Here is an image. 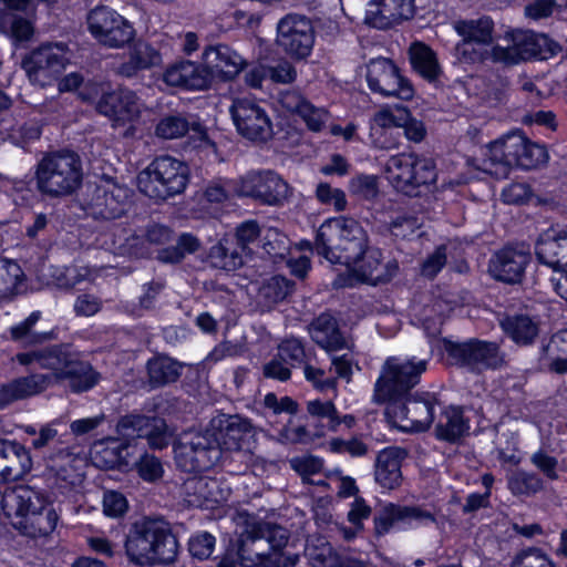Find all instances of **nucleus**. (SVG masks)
<instances>
[{"mask_svg": "<svg viewBox=\"0 0 567 567\" xmlns=\"http://www.w3.org/2000/svg\"><path fill=\"white\" fill-rule=\"evenodd\" d=\"M154 134L162 140H176L187 135L186 142H214L197 114L168 113L155 124Z\"/></svg>", "mask_w": 567, "mask_h": 567, "instance_id": "aec40b11", "label": "nucleus"}, {"mask_svg": "<svg viewBox=\"0 0 567 567\" xmlns=\"http://www.w3.org/2000/svg\"><path fill=\"white\" fill-rule=\"evenodd\" d=\"M199 240L190 234H182L175 246L158 251V259L164 262H179L187 254H194L199 249Z\"/></svg>", "mask_w": 567, "mask_h": 567, "instance_id": "5fc2aeb1", "label": "nucleus"}, {"mask_svg": "<svg viewBox=\"0 0 567 567\" xmlns=\"http://www.w3.org/2000/svg\"><path fill=\"white\" fill-rule=\"evenodd\" d=\"M398 130H402V134L408 142H423L426 135V127L423 121L415 118L408 107L401 109V117ZM401 135V132H398Z\"/></svg>", "mask_w": 567, "mask_h": 567, "instance_id": "052dcab7", "label": "nucleus"}, {"mask_svg": "<svg viewBox=\"0 0 567 567\" xmlns=\"http://www.w3.org/2000/svg\"><path fill=\"white\" fill-rule=\"evenodd\" d=\"M302 245L331 264L357 266L368 248V235L353 218L337 217L326 220L317 230L313 243Z\"/></svg>", "mask_w": 567, "mask_h": 567, "instance_id": "7ed1b4c3", "label": "nucleus"}, {"mask_svg": "<svg viewBox=\"0 0 567 567\" xmlns=\"http://www.w3.org/2000/svg\"><path fill=\"white\" fill-rule=\"evenodd\" d=\"M382 252L377 249L367 248L365 254L359 260V271L364 280L374 285L386 282L396 274L399 265L396 260H390L385 265L382 262Z\"/></svg>", "mask_w": 567, "mask_h": 567, "instance_id": "e433bc0d", "label": "nucleus"}, {"mask_svg": "<svg viewBox=\"0 0 567 567\" xmlns=\"http://www.w3.org/2000/svg\"><path fill=\"white\" fill-rule=\"evenodd\" d=\"M540 361L553 372H567V329L553 334L548 343L543 346Z\"/></svg>", "mask_w": 567, "mask_h": 567, "instance_id": "37998d69", "label": "nucleus"}, {"mask_svg": "<svg viewBox=\"0 0 567 567\" xmlns=\"http://www.w3.org/2000/svg\"><path fill=\"white\" fill-rule=\"evenodd\" d=\"M138 475L146 482H156L163 477L164 468L161 460L151 454H143L136 463Z\"/></svg>", "mask_w": 567, "mask_h": 567, "instance_id": "69168bd1", "label": "nucleus"}, {"mask_svg": "<svg viewBox=\"0 0 567 567\" xmlns=\"http://www.w3.org/2000/svg\"><path fill=\"white\" fill-rule=\"evenodd\" d=\"M96 111L109 117L114 126L133 123L141 115L136 93L126 87L103 91L96 102Z\"/></svg>", "mask_w": 567, "mask_h": 567, "instance_id": "412c9836", "label": "nucleus"}, {"mask_svg": "<svg viewBox=\"0 0 567 567\" xmlns=\"http://www.w3.org/2000/svg\"><path fill=\"white\" fill-rule=\"evenodd\" d=\"M386 414L393 424L410 432L426 431L434 420L435 399L429 392L386 401Z\"/></svg>", "mask_w": 567, "mask_h": 567, "instance_id": "f8f14e48", "label": "nucleus"}, {"mask_svg": "<svg viewBox=\"0 0 567 567\" xmlns=\"http://www.w3.org/2000/svg\"><path fill=\"white\" fill-rule=\"evenodd\" d=\"M426 365V360L403 361L395 357L388 358L374 384L373 401L383 404L386 401L403 399L420 382Z\"/></svg>", "mask_w": 567, "mask_h": 567, "instance_id": "0eeeda50", "label": "nucleus"}, {"mask_svg": "<svg viewBox=\"0 0 567 567\" xmlns=\"http://www.w3.org/2000/svg\"><path fill=\"white\" fill-rule=\"evenodd\" d=\"M41 317L40 311L32 312L24 321L11 327L10 336L16 342L23 347L41 344L52 339L51 332H37L34 326Z\"/></svg>", "mask_w": 567, "mask_h": 567, "instance_id": "49530a36", "label": "nucleus"}, {"mask_svg": "<svg viewBox=\"0 0 567 567\" xmlns=\"http://www.w3.org/2000/svg\"><path fill=\"white\" fill-rule=\"evenodd\" d=\"M131 189L113 178H103L99 184L86 186L84 204L94 218L116 219L130 206Z\"/></svg>", "mask_w": 567, "mask_h": 567, "instance_id": "ddd939ff", "label": "nucleus"}, {"mask_svg": "<svg viewBox=\"0 0 567 567\" xmlns=\"http://www.w3.org/2000/svg\"><path fill=\"white\" fill-rule=\"evenodd\" d=\"M146 369L151 386L159 388L176 382L183 364L167 355H156L147 361Z\"/></svg>", "mask_w": 567, "mask_h": 567, "instance_id": "a19ab883", "label": "nucleus"}, {"mask_svg": "<svg viewBox=\"0 0 567 567\" xmlns=\"http://www.w3.org/2000/svg\"><path fill=\"white\" fill-rule=\"evenodd\" d=\"M202 60L210 84L230 82L248 66V61L233 45L223 42L206 45Z\"/></svg>", "mask_w": 567, "mask_h": 567, "instance_id": "dca6fc26", "label": "nucleus"}, {"mask_svg": "<svg viewBox=\"0 0 567 567\" xmlns=\"http://www.w3.org/2000/svg\"><path fill=\"white\" fill-rule=\"evenodd\" d=\"M80 156L69 150L45 154L37 165L38 189L50 197L73 194L82 183Z\"/></svg>", "mask_w": 567, "mask_h": 567, "instance_id": "39448f33", "label": "nucleus"}, {"mask_svg": "<svg viewBox=\"0 0 567 567\" xmlns=\"http://www.w3.org/2000/svg\"><path fill=\"white\" fill-rule=\"evenodd\" d=\"M313 342L327 351L347 348V340L340 331L338 320L328 312L316 317L308 326Z\"/></svg>", "mask_w": 567, "mask_h": 567, "instance_id": "c85d7f7f", "label": "nucleus"}, {"mask_svg": "<svg viewBox=\"0 0 567 567\" xmlns=\"http://www.w3.org/2000/svg\"><path fill=\"white\" fill-rule=\"evenodd\" d=\"M163 78L167 85L186 91L205 90L212 85L204 62L196 63L189 60H181L169 65Z\"/></svg>", "mask_w": 567, "mask_h": 567, "instance_id": "a878e982", "label": "nucleus"}, {"mask_svg": "<svg viewBox=\"0 0 567 567\" xmlns=\"http://www.w3.org/2000/svg\"><path fill=\"white\" fill-rule=\"evenodd\" d=\"M120 16L115 10L103 6L91 10L87 16V28L92 37L101 42Z\"/></svg>", "mask_w": 567, "mask_h": 567, "instance_id": "8fccbe9b", "label": "nucleus"}, {"mask_svg": "<svg viewBox=\"0 0 567 567\" xmlns=\"http://www.w3.org/2000/svg\"><path fill=\"white\" fill-rule=\"evenodd\" d=\"M128 509L126 497L116 491H106L103 495V513L112 518H120Z\"/></svg>", "mask_w": 567, "mask_h": 567, "instance_id": "338daca9", "label": "nucleus"}, {"mask_svg": "<svg viewBox=\"0 0 567 567\" xmlns=\"http://www.w3.org/2000/svg\"><path fill=\"white\" fill-rule=\"evenodd\" d=\"M365 81L370 91L383 97H398L410 101L414 96L411 81L401 73L392 59L374 58L367 64Z\"/></svg>", "mask_w": 567, "mask_h": 567, "instance_id": "4468645a", "label": "nucleus"}, {"mask_svg": "<svg viewBox=\"0 0 567 567\" xmlns=\"http://www.w3.org/2000/svg\"><path fill=\"white\" fill-rule=\"evenodd\" d=\"M516 163L525 169L536 168L548 159L545 144H514Z\"/></svg>", "mask_w": 567, "mask_h": 567, "instance_id": "603ef678", "label": "nucleus"}, {"mask_svg": "<svg viewBox=\"0 0 567 567\" xmlns=\"http://www.w3.org/2000/svg\"><path fill=\"white\" fill-rule=\"evenodd\" d=\"M53 371V383L62 380L69 381L70 389L75 393L89 391L100 380V373L93 367L69 350L68 346L61 344Z\"/></svg>", "mask_w": 567, "mask_h": 567, "instance_id": "f3484780", "label": "nucleus"}, {"mask_svg": "<svg viewBox=\"0 0 567 567\" xmlns=\"http://www.w3.org/2000/svg\"><path fill=\"white\" fill-rule=\"evenodd\" d=\"M24 274L18 262L0 258V299H11L18 293Z\"/></svg>", "mask_w": 567, "mask_h": 567, "instance_id": "09e8293b", "label": "nucleus"}, {"mask_svg": "<svg viewBox=\"0 0 567 567\" xmlns=\"http://www.w3.org/2000/svg\"><path fill=\"white\" fill-rule=\"evenodd\" d=\"M530 261L532 252L527 245H508L494 252L489 259L488 272L497 281L520 284Z\"/></svg>", "mask_w": 567, "mask_h": 567, "instance_id": "6ab92c4d", "label": "nucleus"}, {"mask_svg": "<svg viewBox=\"0 0 567 567\" xmlns=\"http://www.w3.org/2000/svg\"><path fill=\"white\" fill-rule=\"evenodd\" d=\"M177 548V539L169 525L161 519L147 518L135 523L125 542L126 555L137 566L173 563Z\"/></svg>", "mask_w": 567, "mask_h": 567, "instance_id": "20e7f679", "label": "nucleus"}, {"mask_svg": "<svg viewBox=\"0 0 567 567\" xmlns=\"http://www.w3.org/2000/svg\"><path fill=\"white\" fill-rule=\"evenodd\" d=\"M289 532L264 520L246 522L237 539L240 567H295L298 554L286 553Z\"/></svg>", "mask_w": 567, "mask_h": 567, "instance_id": "f257e3e1", "label": "nucleus"}, {"mask_svg": "<svg viewBox=\"0 0 567 567\" xmlns=\"http://www.w3.org/2000/svg\"><path fill=\"white\" fill-rule=\"evenodd\" d=\"M262 248L267 255L276 259H285L289 254V239L276 228H270L264 236Z\"/></svg>", "mask_w": 567, "mask_h": 567, "instance_id": "680f3d73", "label": "nucleus"}, {"mask_svg": "<svg viewBox=\"0 0 567 567\" xmlns=\"http://www.w3.org/2000/svg\"><path fill=\"white\" fill-rule=\"evenodd\" d=\"M313 567H370L367 563L349 557L340 556L332 551L330 547L321 548L309 553Z\"/></svg>", "mask_w": 567, "mask_h": 567, "instance_id": "864d4df0", "label": "nucleus"}, {"mask_svg": "<svg viewBox=\"0 0 567 567\" xmlns=\"http://www.w3.org/2000/svg\"><path fill=\"white\" fill-rule=\"evenodd\" d=\"M307 411L311 417L326 421L324 424H321V430H319L316 433L317 435H322L324 427H327L330 431H336L338 426L341 424L337 409L331 401H309L307 403Z\"/></svg>", "mask_w": 567, "mask_h": 567, "instance_id": "6e6d98bb", "label": "nucleus"}, {"mask_svg": "<svg viewBox=\"0 0 567 567\" xmlns=\"http://www.w3.org/2000/svg\"><path fill=\"white\" fill-rule=\"evenodd\" d=\"M117 434L124 440L144 437L150 447L162 450L169 444L171 435L164 419L143 414H127L116 424Z\"/></svg>", "mask_w": 567, "mask_h": 567, "instance_id": "a211bd4d", "label": "nucleus"}, {"mask_svg": "<svg viewBox=\"0 0 567 567\" xmlns=\"http://www.w3.org/2000/svg\"><path fill=\"white\" fill-rule=\"evenodd\" d=\"M535 254L539 262L553 268L556 274L563 271L565 264L558 229L549 228L538 237Z\"/></svg>", "mask_w": 567, "mask_h": 567, "instance_id": "58836bf2", "label": "nucleus"}, {"mask_svg": "<svg viewBox=\"0 0 567 567\" xmlns=\"http://www.w3.org/2000/svg\"><path fill=\"white\" fill-rule=\"evenodd\" d=\"M289 464L301 476L303 483H315L311 476L320 473L323 467L322 460L313 455L293 457Z\"/></svg>", "mask_w": 567, "mask_h": 567, "instance_id": "0e129e2a", "label": "nucleus"}, {"mask_svg": "<svg viewBox=\"0 0 567 567\" xmlns=\"http://www.w3.org/2000/svg\"><path fill=\"white\" fill-rule=\"evenodd\" d=\"M135 29L133 25L120 16L116 23L112 28L110 27V30L104 34L100 43L110 48H122L133 41Z\"/></svg>", "mask_w": 567, "mask_h": 567, "instance_id": "4d7b16f0", "label": "nucleus"}, {"mask_svg": "<svg viewBox=\"0 0 567 567\" xmlns=\"http://www.w3.org/2000/svg\"><path fill=\"white\" fill-rule=\"evenodd\" d=\"M468 429L470 426L463 416V411L460 408H449L440 416L435 431L439 439L455 442Z\"/></svg>", "mask_w": 567, "mask_h": 567, "instance_id": "c03bdc74", "label": "nucleus"}, {"mask_svg": "<svg viewBox=\"0 0 567 567\" xmlns=\"http://www.w3.org/2000/svg\"><path fill=\"white\" fill-rule=\"evenodd\" d=\"M389 182L408 196H419L421 187L435 182V165L432 159L419 158L413 153L393 155L385 165Z\"/></svg>", "mask_w": 567, "mask_h": 567, "instance_id": "6e6552de", "label": "nucleus"}, {"mask_svg": "<svg viewBox=\"0 0 567 567\" xmlns=\"http://www.w3.org/2000/svg\"><path fill=\"white\" fill-rule=\"evenodd\" d=\"M182 489L185 501L194 507L212 506L226 499L219 482L208 476L189 477Z\"/></svg>", "mask_w": 567, "mask_h": 567, "instance_id": "cd10ccee", "label": "nucleus"}, {"mask_svg": "<svg viewBox=\"0 0 567 567\" xmlns=\"http://www.w3.org/2000/svg\"><path fill=\"white\" fill-rule=\"evenodd\" d=\"M420 226L421 223L416 216L402 214L390 221L389 230L395 237L406 238L413 235Z\"/></svg>", "mask_w": 567, "mask_h": 567, "instance_id": "774afa93", "label": "nucleus"}, {"mask_svg": "<svg viewBox=\"0 0 567 567\" xmlns=\"http://www.w3.org/2000/svg\"><path fill=\"white\" fill-rule=\"evenodd\" d=\"M208 258L210 264L219 269L233 271L243 266L244 256L235 247L234 239L223 238L209 250Z\"/></svg>", "mask_w": 567, "mask_h": 567, "instance_id": "a18cd8bd", "label": "nucleus"}, {"mask_svg": "<svg viewBox=\"0 0 567 567\" xmlns=\"http://www.w3.org/2000/svg\"><path fill=\"white\" fill-rule=\"evenodd\" d=\"M66 51L68 45L62 42L41 43L22 58L21 69L31 83L51 85L62 75L69 63Z\"/></svg>", "mask_w": 567, "mask_h": 567, "instance_id": "9d476101", "label": "nucleus"}, {"mask_svg": "<svg viewBox=\"0 0 567 567\" xmlns=\"http://www.w3.org/2000/svg\"><path fill=\"white\" fill-rule=\"evenodd\" d=\"M188 182L187 164L171 156H161L153 161L138 178L141 192L161 200L182 194Z\"/></svg>", "mask_w": 567, "mask_h": 567, "instance_id": "423d86ee", "label": "nucleus"}, {"mask_svg": "<svg viewBox=\"0 0 567 567\" xmlns=\"http://www.w3.org/2000/svg\"><path fill=\"white\" fill-rule=\"evenodd\" d=\"M295 290V282L277 275L266 279L258 289V303L267 310L284 301Z\"/></svg>", "mask_w": 567, "mask_h": 567, "instance_id": "79ce46f5", "label": "nucleus"}, {"mask_svg": "<svg viewBox=\"0 0 567 567\" xmlns=\"http://www.w3.org/2000/svg\"><path fill=\"white\" fill-rule=\"evenodd\" d=\"M52 384L53 377L47 373L18 377L2 382L0 383V410H4L18 401L41 394Z\"/></svg>", "mask_w": 567, "mask_h": 567, "instance_id": "393cba45", "label": "nucleus"}, {"mask_svg": "<svg viewBox=\"0 0 567 567\" xmlns=\"http://www.w3.org/2000/svg\"><path fill=\"white\" fill-rule=\"evenodd\" d=\"M230 113L237 131L248 142H268L266 135L272 131V126L261 106L248 100H240L233 105Z\"/></svg>", "mask_w": 567, "mask_h": 567, "instance_id": "5701e85b", "label": "nucleus"}, {"mask_svg": "<svg viewBox=\"0 0 567 567\" xmlns=\"http://www.w3.org/2000/svg\"><path fill=\"white\" fill-rule=\"evenodd\" d=\"M60 346H52L42 350L17 353L16 360L21 365H30L37 363L42 369L53 371L54 364L60 351Z\"/></svg>", "mask_w": 567, "mask_h": 567, "instance_id": "13d9d810", "label": "nucleus"}, {"mask_svg": "<svg viewBox=\"0 0 567 567\" xmlns=\"http://www.w3.org/2000/svg\"><path fill=\"white\" fill-rule=\"evenodd\" d=\"M405 456V450L400 447H388L378 454L374 475L382 487L393 489L401 484V463Z\"/></svg>", "mask_w": 567, "mask_h": 567, "instance_id": "c756f323", "label": "nucleus"}, {"mask_svg": "<svg viewBox=\"0 0 567 567\" xmlns=\"http://www.w3.org/2000/svg\"><path fill=\"white\" fill-rule=\"evenodd\" d=\"M0 24L1 35L9 39L14 45L31 41L35 32L34 22L16 12L0 10Z\"/></svg>", "mask_w": 567, "mask_h": 567, "instance_id": "ea45409f", "label": "nucleus"}, {"mask_svg": "<svg viewBox=\"0 0 567 567\" xmlns=\"http://www.w3.org/2000/svg\"><path fill=\"white\" fill-rule=\"evenodd\" d=\"M504 333L518 346L534 343L539 334V322L528 315L507 316L501 320Z\"/></svg>", "mask_w": 567, "mask_h": 567, "instance_id": "4c0bfd02", "label": "nucleus"}, {"mask_svg": "<svg viewBox=\"0 0 567 567\" xmlns=\"http://www.w3.org/2000/svg\"><path fill=\"white\" fill-rule=\"evenodd\" d=\"M508 489L516 496H530L544 488L543 480L535 473L513 472L507 477Z\"/></svg>", "mask_w": 567, "mask_h": 567, "instance_id": "3c124183", "label": "nucleus"}, {"mask_svg": "<svg viewBox=\"0 0 567 567\" xmlns=\"http://www.w3.org/2000/svg\"><path fill=\"white\" fill-rule=\"evenodd\" d=\"M411 520H429L434 523L435 518L432 513L423 511L417 506L389 504L374 516L375 533L383 535L389 532L394 523Z\"/></svg>", "mask_w": 567, "mask_h": 567, "instance_id": "2f4dec72", "label": "nucleus"}, {"mask_svg": "<svg viewBox=\"0 0 567 567\" xmlns=\"http://www.w3.org/2000/svg\"><path fill=\"white\" fill-rule=\"evenodd\" d=\"M412 70L429 83L440 80L443 71L435 51L422 41H414L409 48Z\"/></svg>", "mask_w": 567, "mask_h": 567, "instance_id": "c9c22d12", "label": "nucleus"}, {"mask_svg": "<svg viewBox=\"0 0 567 567\" xmlns=\"http://www.w3.org/2000/svg\"><path fill=\"white\" fill-rule=\"evenodd\" d=\"M238 193L264 204L276 205L288 197V184L276 173H249L240 179Z\"/></svg>", "mask_w": 567, "mask_h": 567, "instance_id": "4be33fe9", "label": "nucleus"}, {"mask_svg": "<svg viewBox=\"0 0 567 567\" xmlns=\"http://www.w3.org/2000/svg\"><path fill=\"white\" fill-rule=\"evenodd\" d=\"M540 33L525 34L513 47L494 49L495 58L505 64L515 65L520 62L540 61Z\"/></svg>", "mask_w": 567, "mask_h": 567, "instance_id": "72a5a7b5", "label": "nucleus"}, {"mask_svg": "<svg viewBox=\"0 0 567 567\" xmlns=\"http://www.w3.org/2000/svg\"><path fill=\"white\" fill-rule=\"evenodd\" d=\"M260 236V228L255 220H248L240 224L236 228L234 239L235 247L241 252V255H249L251 252L250 245L255 244Z\"/></svg>", "mask_w": 567, "mask_h": 567, "instance_id": "e2e57ef3", "label": "nucleus"}, {"mask_svg": "<svg viewBox=\"0 0 567 567\" xmlns=\"http://www.w3.org/2000/svg\"><path fill=\"white\" fill-rule=\"evenodd\" d=\"M316 31L310 18L288 13L277 24V45L292 60L302 61L312 53Z\"/></svg>", "mask_w": 567, "mask_h": 567, "instance_id": "2eb2a0df", "label": "nucleus"}, {"mask_svg": "<svg viewBox=\"0 0 567 567\" xmlns=\"http://www.w3.org/2000/svg\"><path fill=\"white\" fill-rule=\"evenodd\" d=\"M175 462L184 472L212 468L221 457L219 443L208 427L204 432L185 433L174 444Z\"/></svg>", "mask_w": 567, "mask_h": 567, "instance_id": "1a4fd4ad", "label": "nucleus"}, {"mask_svg": "<svg viewBox=\"0 0 567 567\" xmlns=\"http://www.w3.org/2000/svg\"><path fill=\"white\" fill-rule=\"evenodd\" d=\"M444 349L451 364L465 367L471 371L498 369L505 365V354L493 341L471 339L466 342L446 341Z\"/></svg>", "mask_w": 567, "mask_h": 567, "instance_id": "9b49d317", "label": "nucleus"}, {"mask_svg": "<svg viewBox=\"0 0 567 567\" xmlns=\"http://www.w3.org/2000/svg\"><path fill=\"white\" fill-rule=\"evenodd\" d=\"M2 481L21 480L32 468L30 452L20 443L4 439Z\"/></svg>", "mask_w": 567, "mask_h": 567, "instance_id": "f704fd0d", "label": "nucleus"}, {"mask_svg": "<svg viewBox=\"0 0 567 567\" xmlns=\"http://www.w3.org/2000/svg\"><path fill=\"white\" fill-rule=\"evenodd\" d=\"M379 22L374 25L385 29L413 16L412 0H382L378 9Z\"/></svg>", "mask_w": 567, "mask_h": 567, "instance_id": "de8ad7c7", "label": "nucleus"}, {"mask_svg": "<svg viewBox=\"0 0 567 567\" xmlns=\"http://www.w3.org/2000/svg\"><path fill=\"white\" fill-rule=\"evenodd\" d=\"M0 506L21 535L37 538L51 534L55 528L56 513L41 492L28 485L6 488L0 496Z\"/></svg>", "mask_w": 567, "mask_h": 567, "instance_id": "f03ea898", "label": "nucleus"}, {"mask_svg": "<svg viewBox=\"0 0 567 567\" xmlns=\"http://www.w3.org/2000/svg\"><path fill=\"white\" fill-rule=\"evenodd\" d=\"M207 427L219 443L220 452L223 449L240 450L241 443L254 433L251 422L239 414L218 413Z\"/></svg>", "mask_w": 567, "mask_h": 567, "instance_id": "b1692460", "label": "nucleus"}, {"mask_svg": "<svg viewBox=\"0 0 567 567\" xmlns=\"http://www.w3.org/2000/svg\"><path fill=\"white\" fill-rule=\"evenodd\" d=\"M454 28L463 39V44L458 47V50L464 59L468 55L467 45L472 43L488 45L493 42L494 21L491 17L483 16L476 20H458Z\"/></svg>", "mask_w": 567, "mask_h": 567, "instance_id": "473e14b6", "label": "nucleus"}, {"mask_svg": "<svg viewBox=\"0 0 567 567\" xmlns=\"http://www.w3.org/2000/svg\"><path fill=\"white\" fill-rule=\"evenodd\" d=\"M162 63V54L151 43L142 40L133 42L124 61L117 66V74L134 78L141 71L150 70Z\"/></svg>", "mask_w": 567, "mask_h": 567, "instance_id": "bb28decb", "label": "nucleus"}, {"mask_svg": "<svg viewBox=\"0 0 567 567\" xmlns=\"http://www.w3.org/2000/svg\"><path fill=\"white\" fill-rule=\"evenodd\" d=\"M278 355L282 361H288L291 367H301L311 357V352L306 351L305 344L300 339L289 337L280 342Z\"/></svg>", "mask_w": 567, "mask_h": 567, "instance_id": "bf43d9fd", "label": "nucleus"}, {"mask_svg": "<svg viewBox=\"0 0 567 567\" xmlns=\"http://www.w3.org/2000/svg\"><path fill=\"white\" fill-rule=\"evenodd\" d=\"M282 104L287 110L301 117L309 131L320 133L326 128L329 112L315 106L303 95L297 92L287 93Z\"/></svg>", "mask_w": 567, "mask_h": 567, "instance_id": "7c9ffc66", "label": "nucleus"}]
</instances>
